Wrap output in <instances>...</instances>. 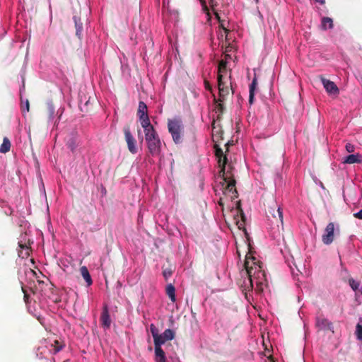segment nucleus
<instances>
[{"label": "nucleus", "instance_id": "nucleus-1", "mask_svg": "<svg viewBox=\"0 0 362 362\" xmlns=\"http://www.w3.org/2000/svg\"><path fill=\"white\" fill-rule=\"evenodd\" d=\"M244 266L248 276L247 280L248 285L245 282V286L248 288L252 289L253 288V282L255 279L257 280L256 284L257 286L261 284L260 280L258 279H260V274L264 277V274L262 272L261 267L255 262V258L246 255Z\"/></svg>", "mask_w": 362, "mask_h": 362}, {"label": "nucleus", "instance_id": "nucleus-2", "mask_svg": "<svg viewBox=\"0 0 362 362\" xmlns=\"http://www.w3.org/2000/svg\"><path fill=\"white\" fill-rule=\"evenodd\" d=\"M148 153L152 156H158L160 153L161 141L156 129L145 134Z\"/></svg>", "mask_w": 362, "mask_h": 362}, {"label": "nucleus", "instance_id": "nucleus-3", "mask_svg": "<svg viewBox=\"0 0 362 362\" xmlns=\"http://www.w3.org/2000/svg\"><path fill=\"white\" fill-rule=\"evenodd\" d=\"M266 214L272 224L279 227L283 226V211L282 209L275 202H272L266 210Z\"/></svg>", "mask_w": 362, "mask_h": 362}, {"label": "nucleus", "instance_id": "nucleus-4", "mask_svg": "<svg viewBox=\"0 0 362 362\" xmlns=\"http://www.w3.org/2000/svg\"><path fill=\"white\" fill-rule=\"evenodd\" d=\"M168 132L171 134L175 144H180L182 141V135L183 132V124L182 120L178 118L168 119Z\"/></svg>", "mask_w": 362, "mask_h": 362}, {"label": "nucleus", "instance_id": "nucleus-5", "mask_svg": "<svg viewBox=\"0 0 362 362\" xmlns=\"http://www.w3.org/2000/svg\"><path fill=\"white\" fill-rule=\"evenodd\" d=\"M219 175L222 177L223 183V194L227 195L228 194H231L230 199H234L238 197V192L235 188V180L233 178L232 175L229 173V172H226L225 170L224 175L219 174Z\"/></svg>", "mask_w": 362, "mask_h": 362}, {"label": "nucleus", "instance_id": "nucleus-6", "mask_svg": "<svg viewBox=\"0 0 362 362\" xmlns=\"http://www.w3.org/2000/svg\"><path fill=\"white\" fill-rule=\"evenodd\" d=\"M124 139L127 144L128 150L133 154L137 152L136 141L131 133L130 127L129 125L123 128Z\"/></svg>", "mask_w": 362, "mask_h": 362}, {"label": "nucleus", "instance_id": "nucleus-7", "mask_svg": "<svg viewBox=\"0 0 362 362\" xmlns=\"http://www.w3.org/2000/svg\"><path fill=\"white\" fill-rule=\"evenodd\" d=\"M335 226L333 222L329 223L324 230L322 241L325 245H330L334 240Z\"/></svg>", "mask_w": 362, "mask_h": 362}, {"label": "nucleus", "instance_id": "nucleus-8", "mask_svg": "<svg viewBox=\"0 0 362 362\" xmlns=\"http://www.w3.org/2000/svg\"><path fill=\"white\" fill-rule=\"evenodd\" d=\"M214 150L215 155L218 158V166L221 168L219 174L224 175L228 158L226 156L223 154V150L217 144L214 145Z\"/></svg>", "mask_w": 362, "mask_h": 362}, {"label": "nucleus", "instance_id": "nucleus-9", "mask_svg": "<svg viewBox=\"0 0 362 362\" xmlns=\"http://www.w3.org/2000/svg\"><path fill=\"white\" fill-rule=\"evenodd\" d=\"M90 99V97H87L86 95H80L78 106L82 112H88L92 110L93 103Z\"/></svg>", "mask_w": 362, "mask_h": 362}, {"label": "nucleus", "instance_id": "nucleus-10", "mask_svg": "<svg viewBox=\"0 0 362 362\" xmlns=\"http://www.w3.org/2000/svg\"><path fill=\"white\" fill-rule=\"evenodd\" d=\"M218 88L219 92L218 100L220 102H223L225 97L229 94V88L223 81V75H219L218 77Z\"/></svg>", "mask_w": 362, "mask_h": 362}, {"label": "nucleus", "instance_id": "nucleus-11", "mask_svg": "<svg viewBox=\"0 0 362 362\" xmlns=\"http://www.w3.org/2000/svg\"><path fill=\"white\" fill-rule=\"evenodd\" d=\"M100 320L101 325L103 327H105L106 329H109L110 327L112 321L110 319L108 307L107 305H104V306H103Z\"/></svg>", "mask_w": 362, "mask_h": 362}, {"label": "nucleus", "instance_id": "nucleus-12", "mask_svg": "<svg viewBox=\"0 0 362 362\" xmlns=\"http://www.w3.org/2000/svg\"><path fill=\"white\" fill-rule=\"evenodd\" d=\"M321 81L324 88L328 93L332 95H337L339 93V88L333 81H331L323 77H321Z\"/></svg>", "mask_w": 362, "mask_h": 362}, {"label": "nucleus", "instance_id": "nucleus-13", "mask_svg": "<svg viewBox=\"0 0 362 362\" xmlns=\"http://www.w3.org/2000/svg\"><path fill=\"white\" fill-rule=\"evenodd\" d=\"M139 120L141 122V125L144 128V134H146L147 132H151L153 130H155L154 127L150 122V119L148 116H144L141 117H139Z\"/></svg>", "mask_w": 362, "mask_h": 362}, {"label": "nucleus", "instance_id": "nucleus-14", "mask_svg": "<svg viewBox=\"0 0 362 362\" xmlns=\"http://www.w3.org/2000/svg\"><path fill=\"white\" fill-rule=\"evenodd\" d=\"M237 218L235 217L236 225L239 229H245V218L243 210L238 209L237 210Z\"/></svg>", "mask_w": 362, "mask_h": 362}, {"label": "nucleus", "instance_id": "nucleus-15", "mask_svg": "<svg viewBox=\"0 0 362 362\" xmlns=\"http://www.w3.org/2000/svg\"><path fill=\"white\" fill-rule=\"evenodd\" d=\"M344 163L349 164L361 163H362V156L359 153L349 155L345 158Z\"/></svg>", "mask_w": 362, "mask_h": 362}, {"label": "nucleus", "instance_id": "nucleus-16", "mask_svg": "<svg viewBox=\"0 0 362 362\" xmlns=\"http://www.w3.org/2000/svg\"><path fill=\"white\" fill-rule=\"evenodd\" d=\"M316 325L322 329H331L332 324L327 319L323 317H317L316 320Z\"/></svg>", "mask_w": 362, "mask_h": 362}, {"label": "nucleus", "instance_id": "nucleus-17", "mask_svg": "<svg viewBox=\"0 0 362 362\" xmlns=\"http://www.w3.org/2000/svg\"><path fill=\"white\" fill-rule=\"evenodd\" d=\"M155 360L156 362H166L165 354L161 347H155Z\"/></svg>", "mask_w": 362, "mask_h": 362}, {"label": "nucleus", "instance_id": "nucleus-18", "mask_svg": "<svg viewBox=\"0 0 362 362\" xmlns=\"http://www.w3.org/2000/svg\"><path fill=\"white\" fill-rule=\"evenodd\" d=\"M137 115L139 117L148 116V107L146 103L143 101H140L139 103Z\"/></svg>", "mask_w": 362, "mask_h": 362}, {"label": "nucleus", "instance_id": "nucleus-19", "mask_svg": "<svg viewBox=\"0 0 362 362\" xmlns=\"http://www.w3.org/2000/svg\"><path fill=\"white\" fill-rule=\"evenodd\" d=\"M80 271L88 286L91 285L93 281L87 267L86 266H83L81 267Z\"/></svg>", "mask_w": 362, "mask_h": 362}, {"label": "nucleus", "instance_id": "nucleus-20", "mask_svg": "<svg viewBox=\"0 0 362 362\" xmlns=\"http://www.w3.org/2000/svg\"><path fill=\"white\" fill-rule=\"evenodd\" d=\"M165 291L166 294L170 298L171 301L175 303L176 301L175 286L172 284H170L166 286Z\"/></svg>", "mask_w": 362, "mask_h": 362}, {"label": "nucleus", "instance_id": "nucleus-21", "mask_svg": "<svg viewBox=\"0 0 362 362\" xmlns=\"http://www.w3.org/2000/svg\"><path fill=\"white\" fill-rule=\"evenodd\" d=\"M11 142L7 137H4L3 139V143L0 146V153H6L10 151L11 148Z\"/></svg>", "mask_w": 362, "mask_h": 362}, {"label": "nucleus", "instance_id": "nucleus-22", "mask_svg": "<svg viewBox=\"0 0 362 362\" xmlns=\"http://www.w3.org/2000/svg\"><path fill=\"white\" fill-rule=\"evenodd\" d=\"M322 28L324 30H326L327 28H333V21L332 18L329 17H324L322 19Z\"/></svg>", "mask_w": 362, "mask_h": 362}, {"label": "nucleus", "instance_id": "nucleus-23", "mask_svg": "<svg viewBox=\"0 0 362 362\" xmlns=\"http://www.w3.org/2000/svg\"><path fill=\"white\" fill-rule=\"evenodd\" d=\"M356 338L362 341V317H360L358 320V322L356 327Z\"/></svg>", "mask_w": 362, "mask_h": 362}, {"label": "nucleus", "instance_id": "nucleus-24", "mask_svg": "<svg viewBox=\"0 0 362 362\" xmlns=\"http://www.w3.org/2000/svg\"><path fill=\"white\" fill-rule=\"evenodd\" d=\"M214 101L215 103H216V112L218 113V115H222L224 112L225 107L223 105V102H220L218 100H217L215 97L214 98ZM219 116H218V118Z\"/></svg>", "mask_w": 362, "mask_h": 362}, {"label": "nucleus", "instance_id": "nucleus-25", "mask_svg": "<svg viewBox=\"0 0 362 362\" xmlns=\"http://www.w3.org/2000/svg\"><path fill=\"white\" fill-rule=\"evenodd\" d=\"M46 109H47V114L49 117V118H53L55 108L54 107V105L52 102H48L46 105Z\"/></svg>", "mask_w": 362, "mask_h": 362}, {"label": "nucleus", "instance_id": "nucleus-26", "mask_svg": "<svg viewBox=\"0 0 362 362\" xmlns=\"http://www.w3.org/2000/svg\"><path fill=\"white\" fill-rule=\"evenodd\" d=\"M162 334L164 339L167 341L172 340L175 337V332L170 329H165Z\"/></svg>", "mask_w": 362, "mask_h": 362}, {"label": "nucleus", "instance_id": "nucleus-27", "mask_svg": "<svg viewBox=\"0 0 362 362\" xmlns=\"http://www.w3.org/2000/svg\"><path fill=\"white\" fill-rule=\"evenodd\" d=\"M155 347H161L162 344H164L167 340L164 339L163 334H159L157 337L153 339Z\"/></svg>", "mask_w": 362, "mask_h": 362}, {"label": "nucleus", "instance_id": "nucleus-28", "mask_svg": "<svg viewBox=\"0 0 362 362\" xmlns=\"http://www.w3.org/2000/svg\"><path fill=\"white\" fill-rule=\"evenodd\" d=\"M52 347H53V349L51 350V351L55 354L62 349L63 345L59 341L54 340V344H52Z\"/></svg>", "mask_w": 362, "mask_h": 362}, {"label": "nucleus", "instance_id": "nucleus-29", "mask_svg": "<svg viewBox=\"0 0 362 362\" xmlns=\"http://www.w3.org/2000/svg\"><path fill=\"white\" fill-rule=\"evenodd\" d=\"M227 67V62L226 61L221 60L218 64V76L219 75H222V73L226 72Z\"/></svg>", "mask_w": 362, "mask_h": 362}, {"label": "nucleus", "instance_id": "nucleus-30", "mask_svg": "<svg viewBox=\"0 0 362 362\" xmlns=\"http://www.w3.org/2000/svg\"><path fill=\"white\" fill-rule=\"evenodd\" d=\"M349 284L351 288L355 291L358 289L360 286V283L356 281L353 278L349 279Z\"/></svg>", "mask_w": 362, "mask_h": 362}, {"label": "nucleus", "instance_id": "nucleus-31", "mask_svg": "<svg viewBox=\"0 0 362 362\" xmlns=\"http://www.w3.org/2000/svg\"><path fill=\"white\" fill-rule=\"evenodd\" d=\"M150 331L153 339L160 334L158 328L153 324L150 325Z\"/></svg>", "mask_w": 362, "mask_h": 362}, {"label": "nucleus", "instance_id": "nucleus-32", "mask_svg": "<svg viewBox=\"0 0 362 362\" xmlns=\"http://www.w3.org/2000/svg\"><path fill=\"white\" fill-rule=\"evenodd\" d=\"M21 109H22V112H29V110H30V105H29V101L28 100H26L25 103H23V102L22 101V103H21Z\"/></svg>", "mask_w": 362, "mask_h": 362}, {"label": "nucleus", "instance_id": "nucleus-33", "mask_svg": "<svg viewBox=\"0 0 362 362\" xmlns=\"http://www.w3.org/2000/svg\"><path fill=\"white\" fill-rule=\"evenodd\" d=\"M257 82V78H254L251 84L250 85V93H255Z\"/></svg>", "mask_w": 362, "mask_h": 362}, {"label": "nucleus", "instance_id": "nucleus-34", "mask_svg": "<svg viewBox=\"0 0 362 362\" xmlns=\"http://www.w3.org/2000/svg\"><path fill=\"white\" fill-rule=\"evenodd\" d=\"M67 146L71 151H74L75 150L76 146L75 144L74 139H71L67 142Z\"/></svg>", "mask_w": 362, "mask_h": 362}, {"label": "nucleus", "instance_id": "nucleus-35", "mask_svg": "<svg viewBox=\"0 0 362 362\" xmlns=\"http://www.w3.org/2000/svg\"><path fill=\"white\" fill-rule=\"evenodd\" d=\"M345 148H346V151L349 152V153H353L355 151L354 145H353V144H351L350 143H347L345 145Z\"/></svg>", "mask_w": 362, "mask_h": 362}, {"label": "nucleus", "instance_id": "nucleus-36", "mask_svg": "<svg viewBox=\"0 0 362 362\" xmlns=\"http://www.w3.org/2000/svg\"><path fill=\"white\" fill-rule=\"evenodd\" d=\"M163 276L167 279L172 275V271L170 269H165L163 271Z\"/></svg>", "mask_w": 362, "mask_h": 362}, {"label": "nucleus", "instance_id": "nucleus-37", "mask_svg": "<svg viewBox=\"0 0 362 362\" xmlns=\"http://www.w3.org/2000/svg\"><path fill=\"white\" fill-rule=\"evenodd\" d=\"M22 291L24 293V300L25 303L28 302L29 295L27 293L25 289L22 286Z\"/></svg>", "mask_w": 362, "mask_h": 362}, {"label": "nucleus", "instance_id": "nucleus-38", "mask_svg": "<svg viewBox=\"0 0 362 362\" xmlns=\"http://www.w3.org/2000/svg\"><path fill=\"white\" fill-rule=\"evenodd\" d=\"M254 99H255V93H250L249 103L250 105H252L254 103Z\"/></svg>", "mask_w": 362, "mask_h": 362}, {"label": "nucleus", "instance_id": "nucleus-39", "mask_svg": "<svg viewBox=\"0 0 362 362\" xmlns=\"http://www.w3.org/2000/svg\"><path fill=\"white\" fill-rule=\"evenodd\" d=\"M354 216L358 219H362V209L357 213L354 214Z\"/></svg>", "mask_w": 362, "mask_h": 362}, {"label": "nucleus", "instance_id": "nucleus-40", "mask_svg": "<svg viewBox=\"0 0 362 362\" xmlns=\"http://www.w3.org/2000/svg\"><path fill=\"white\" fill-rule=\"evenodd\" d=\"M76 35H80V32H81V30L82 29V27L81 26H78L76 23Z\"/></svg>", "mask_w": 362, "mask_h": 362}, {"label": "nucleus", "instance_id": "nucleus-41", "mask_svg": "<svg viewBox=\"0 0 362 362\" xmlns=\"http://www.w3.org/2000/svg\"><path fill=\"white\" fill-rule=\"evenodd\" d=\"M205 85H206V88L208 89V90H211V88L209 85V83L206 81H205Z\"/></svg>", "mask_w": 362, "mask_h": 362}, {"label": "nucleus", "instance_id": "nucleus-42", "mask_svg": "<svg viewBox=\"0 0 362 362\" xmlns=\"http://www.w3.org/2000/svg\"><path fill=\"white\" fill-rule=\"evenodd\" d=\"M316 2L320 3V4H324L325 3V0H315Z\"/></svg>", "mask_w": 362, "mask_h": 362}, {"label": "nucleus", "instance_id": "nucleus-43", "mask_svg": "<svg viewBox=\"0 0 362 362\" xmlns=\"http://www.w3.org/2000/svg\"><path fill=\"white\" fill-rule=\"evenodd\" d=\"M218 204L220 205H222L223 204V199L222 198H220L219 201H218Z\"/></svg>", "mask_w": 362, "mask_h": 362}, {"label": "nucleus", "instance_id": "nucleus-44", "mask_svg": "<svg viewBox=\"0 0 362 362\" xmlns=\"http://www.w3.org/2000/svg\"><path fill=\"white\" fill-rule=\"evenodd\" d=\"M230 145H232V144H230V142H229V141L228 143H226V146L227 147L229 146Z\"/></svg>", "mask_w": 362, "mask_h": 362}, {"label": "nucleus", "instance_id": "nucleus-45", "mask_svg": "<svg viewBox=\"0 0 362 362\" xmlns=\"http://www.w3.org/2000/svg\"><path fill=\"white\" fill-rule=\"evenodd\" d=\"M20 246L22 247V248H26L27 250H28V247H25V246H23L22 245H20Z\"/></svg>", "mask_w": 362, "mask_h": 362}]
</instances>
